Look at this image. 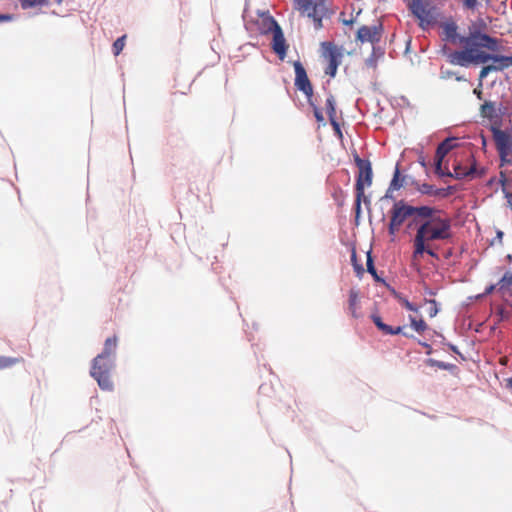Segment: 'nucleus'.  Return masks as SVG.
Here are the masks:
<instances>
[{
  "mask_svg": "<svg viewBox=\"0 0 512 512\" xmlns=\"http://www.w3.org/2000/svg\"><path fill=\"white\" fill-rule=\"evenodd\" d=\"M429 0H412L409 7L411 13L419 20V27L426 30L427 26L435 22V16L432 13L434 7L427 8Z\"/></svg>",
  "mask_w": 512,
  "mask_h": 512,
  "instance_id": "obj_8",
  "label": "nucleus"
},
{
  "mask_svg": "<svg viewBox=\"0 0 512 512\" xmlns=\"http://www.w3.org/2000/svg\"><path fill=\"white\" fill-rule=\"evenodd\" d=\"M405 329V326H397V327H393L391 325H388V329L386 330L385 334L384 335H391V336H394V335H402L406 338H410V339H416V337L412 334H408L407 332L404 331Z\"/></svg>",
  "mask_w": 512,
  "mask_h": 512,
  "instance_id": "obj_35",
  "label": "nucleus"
},
{
  "mask_svg": "<svg viewBox=\"0 0 512 512\" xmlns=\"http://www.w3.org/2000/svg\"><path fill=\"white\" fill-rule=\"evenodd\" d=\"M394 191L395 190H391V186L389 185L385 194L379 199V202L383 204L384 202H387L389 200H392L393 202L397 201L394 196Z\"/></svg>",
  "mask_w": 512,
  "mask_h": 512,
  "instance_id": "obj_50",
  "label": "nucleus"
},
{
  "mask_svg": "<svg viewBox=\"0 0 512 512\" xmlns=\"http://www.w3.org/2000/svg\"><path fill=\"white\" fill-rule=\"evenodd\" d=\"M482 88L483 87H480V83H478L477 87L474 88L473 90V94L476 96V98L478 100H482L483 99V91H482Z\"/></svg>",
  "mask_w": 512,
  "mask_h": 512,
  "instance_id": "obj_60",
  "label": "nucleus"
},
{
  "mask_svg": "<svg viewBox=\"0 0 512 512\" xmlns=\"http://www.w3.org/2000/svg\"><path fill=\"white\" fill-rule=\"evenodd\" d=\"M417 162L424 168V169H428V162L423 154V152L420 153V155L418 156V159H417Z\"/></svg>",
  "mask_w": 512,
  "mask_h": 512,
  "instance_id": "obj_59",
  "label": "nucleus"
},
{
  "mask_svg": "<svg viewBox=\"0 0 512 512\" xmlns=\"http://www.w3.org/2000/svg\"><path fill=\"white\" fill-rule=\"evenodd\" d=\"M415 340L417 341V343L419 345H421L423 348H425V354L426 355H431V354L434 353V349L432 348V346L428 342L420 340L418 338H416Z\"/></svg>",
  "mask_w": 512,
  "mask_h": 512,
  "instance_id": "obj_52",
  "label": "nucleus"
},
{
  "mask_svg": "<svg viewBox=\"0 0 512 512\" xmlns=\"http://www.w3.org/2000/svg\"><path fill=\"white\" fill-rule=\"evenodd\" d=\"M326 1L327 0H315V2H313L315 5V9L319 12V14L321 15V17L324 19V18H331V16L333 15L334 11L332 9H330L329 7H327L326 5Z\"/></svg>",
  "mask_w": 512,
  "mask_h": 512,
  "instance_id": "obj_30",
  "label": "nucleus"
},
{
  "mask_svg": "<svg viewBox=\"0 0 512 512\" xmlns=\"http://www.w3.org/2000/svg\"><path fill=\"white\" fill-rule=\"evenodd\" d=\"M486 31L487 30V23L485 20L481 17L477 18L475 21H472L471 24L468 27V32L471 31Z\"/></svg>",
  "mask_w": 512,
  "mask_h": 512,
  "instance_id": "obj_43",
  "label": "nucleus"
},
{
  "mask_svg": "<svg viewBox=\"0 0 512 512\" xmlns=\"http://www.w3.org/2000/svg\"><path fill=\"white\" fill-rule=\"evenodd\" d=\"M484 66L489 74L492 72H500L493 62H489V63L485 64Z\"/></svg>",
  "mask_w": 512,
  "mask_h": 512,
  "instance_id": "obj_62",
  "label": "nucleus"
},
{
  "mask_svg": "<svg viewBox=\"0 0 512 512\" xmlns=\"http://www.w3.org/2000/svg\"><path fill=\"white\" fill-rule=\"evenodd\" d=\"M480 5V2L478 0H462V6L465 9L468 10H476Z\"/></svg>",
  "mask_w": 512,
  "mask_h": 512,
  "instance_id": "obj_51",
  "label": "nucleus"
},
{
  "mask_svg": "<svg viewBox=\"0 0 512 512\" xmlns=\"http://www.w3.org/2000/svg\"><path fill=\"white\" fill-rule=\"evenodd\" d=\"M358 301H359V292H358V290H356L354 288L350 289V291H349V299H348V307H349V309L356 308V305L358 304Z\"/></svg>",
  "mask_w": 512,
  "mask_h": 512,
  "instance_id": "obj_47",
  "label": "nucleus"
},
{
  "mask_svg": "<svg viewBox=\"0 0 512 512\" xmlns=\"http://www.w3.org/2000/svg\"><path fill=\"white\" fill-rule=\"evenodd\" d=\"M370 319L371 321L374 323V325L376 326V328L381 331L383 334H385L386 330L388 329V324H386L382 317L379 315L378 313V310L375 309V311H373L371 314H370Z\"/></svg>",
  "mask_w": 512,
  "mask_h": 512,
  "instance_id": "obj_33",
  "label": "nucleus"
},
{
  "mask_svg": "<svg viewBox=\"0 0 512 512\" xmlns=\"http://www.w3.org/2000/svg\"><path fill=\"white\" fill-rule=\"evenodd\" d=\"M384 31L385 27L382 22L370 26L362 25L356 31L355 40L362 44L368 42L371 43L372 46L379 45Z\"/></svg>",
  "mask_w": 512,
  "mask_h": 512,
  "instance_id": "obj_9",
  "label": "nucleus"
},
{
  "mask_svg": "<svg viewBox=\"0 0 512 512\" xmlns=\"http://www.w3.org/2000/svg\"><path fill=\"white\" fill-rule=\"evenodd\" d=\"M431 224V220L423 221L417 228L416 236L414 240V250H413V256L419 257L422 256L427 251V247L425 245L426 240V233L428 231V228Z\"/></svg>",
  "mask_w": 512,
  "mask_h": 512,
  "instance_id": "obj_15",
  "label": "nucleus"
},
{
  "mask_svg": "<svg viewBox=\"0 0 512 512\" xmlns=\"http://www.w3.org/2000/svg\"><path fill=\"white\" fill-rule=\"evenodd\" d=\"M117 337H108L104 342L102 351L93 358L90 368V376L97 382L103 391H112L114 384L111 381L110 373L115 367V349Z\"/></svg>",
  "mask_w": 512,
  "mask_h": 512,
  "instance_id": "obj_1",
  "label": "nucleus"
},
{
  "mask_svg": "<svg viewBox=\"0 0 512 512\" xmlns=\"http://www.w3.org/2000/svg\"><path fill=\"white\" fill-rule=\"evenodd\" d=\"M512 286V270L506 271L498 281V291L506 292Z\"/></svg>",
  "mask_w": 512,
  "mask_h": 512,
  "instance_id": "obj_29",
  "label": "nucleus"
},
{
  "mask_svg": "<svg viewBox=\"0 0 512 512\" xmlns=\"http://www.w3.org/2000/svg\"><path fill=\"white\" fill-rule=\"evenodd\" d=\"M431 331H432L433 336H436L437 339H440V343L444 345V343L446 342L445 336L441 332H438L436 330L431 329Z\"/></svg>",
  "mask_w": 512,
  "mask_h": 512,
  "instance_id": "obj_63",
  "label": "nucleus"
},
{
  "mask_svg": "<svg viewBox=\"0 0 512 512\" xmlns=\"http://www.w3.org/2000/svg\"><path fill=\"white\" fill-rule=\"evenodd\" d=\"M437 226H429L428 231L426 233L427 241H435V240H447L451 241L453 238V232L451 230V223L446 218H438Z\"/></svg>",
  "mask_w": 512,
  "mask_h": 512,
  "instance_id": "obj_12",
  "label": "nucleus"
},
{
  "mask_svg": "<svg viewBox=\"0 0 512 512\" xmlns=\"http://www.w3.org/2000/svg\"><path fill=\"white\" fill-rule=\"evenodd\" d=\"M307 103L312 108L313 114H314V117H315V120L317 121V123L325 126L326 122H325V118H324L322 109L314 102L313 98H311L310 100H307Z\"/></svg>",
  "mask_w": 512,
  "mask_h": 512,
  "instance_id": "obj_34",
  "label": "nucleus"
},
{
  "mask_svg": "<svg viewBox=\"0 0 512 512\" xmlns=\"http://www.w3.org/2000/svg\"><path fill=\"white\" fill-rule=\"evenodd\" d=\"M386 53V49L380 45L372 46V51L370 56L365 60V65L368 68L376 69L378 66V61L384 57Z\"/></svg>",
  "mask_w": 512,
  "mask_h": 512,
  "instance_id": "obj_21",
  "label": "nucleus"
},
{
  "mask_svg": "<svg viewBox=\"0 0 512 512\" xmlns=\"http://www.w3.org/2000/svg\"><path fill=\"white\" fill-rule=\"evenodd\" d=\"M498 155H499V166L500 167H506V166L512 164V159L510 158L512 153L498 152Z\"/></svg>",
  "mask_w": 512,
  "mask_h": 512,
  "instance_id": "obj_49",
  "label": "nucleus"
},
{
  "mask_svg": "<svg viewBox=\"0 0 512 512\" xmlns=\"http://www.w3.org/2000/svg\"><path fill=\"white\" fill-rule=\"evenodd\" d=\"M354 193H355V199H354V204H353V212H354V215L361 217L362 216V197L364 196V192L354 191Z\"/></svg>",
  "mask_w": 512,
  "mask_h": 512,
  "instance_id": "obj_39",
  "label": "nucleus"
},
{
  "mask_svg": "<svg viewBox=\"0 0 512 512\" xmlns=\"http://www.w3.org/2000/svg\"><path fill=\"white\" fill-rule=\"evenodd\" d=\"M272 34L271 49L277 57L283 61L287 56L289 45L286 41L282 27L274 31Z\"/></svg>",
  "mask_w": 512,
  "mask_h": 512,
  "instance_id": "obj_14",
  "label": "nucleus"
},
{
  "mask_svg": "<svg viewBox=\"0 0 512 512\" xmlns=\"http://www.w3.org/2000/svg\"><path fill=\"white\" fill-rule=\"evenodd\" d=\"M451 77H455L456 81L458 82H465L467 81L466 77L463 75H458L457 72L445 69L444 67H441L440 69V78L443 80L450 79Z\"/></svg>",
  "mask_w": 512,
  "mask_h": 512,
  "instance_id": "obj_37",
  "label": "nucleus"
},
{
  "mask_svg": "<svg viewBox=\"0 0 512 512\" xmlns=\"http://www.w3.org/2000/svg\"><path fill=\"white\" fill-rule=\"evenodd\" d=\"M472 57L474 66L485 65L491 62L493 52L486 49H472Z\"/></svg>",
  "mask_w": 512,
  "mask_h": 512,
  "instance_id": "obj_22",
  "label": "nucleus"
},
{
  "mask_svg": "<svg viewBox=\"0 0 512 512\" xmlns=\"http://www.w3.org/2000/svg\"><path fill=\"white\" fill-rule=\"evenodd\" d=\"M491 62H493L499 71H504L506 68L505 54H501L499 52H493V57Z\"/></svg>",
  "mask_w": 512,
  "mask_h": 512,
  "instance_id": "obj_40",
  "label": "nucleus"
},
{
  "mask_svg": "<svg viewBox=\"0 0 512 512\" xmlns=\"http://www.w3.org/2000/svg\"><path fill=\"white\" fill-rule=\"evenodd\" d=\"M362 203H364L367 211L370 213L371 212V197L370 195H365L362 197Z\"/></svg>",
  "mask_w": 512,
  "mask_h": 512,
  "instance_id": "obj_58",
  "label": "nucleus"
},
{
  "mask_svg": "<svg viewBox=\"0 0 512 512\" xmlns=\"http://www.w3.org/2000/svg\"><path fill=\"white\" fill-rule=\"evenodd\" d=\"M393 295L399 299L400 303L405 307L406 310L411 311V312H418L419 307L416 304L410 302L406 297H403L398 292H397V294H393Z\"/></svg>",
  "mask_w": 512,
  "mask_h": 512,
  "instance_id": "obj_41",
  "label": "nucleus"
},
{
  "mask_svg": "<svg viewBox=\"0 0 512 512\" xmlns=\"http://www.w3.org/2000/svg\"><path fill=\"white\" fill-rule=\"evenodd\" d=\"M295 79L294 86L295 88L302 92L307 100H310L314 97V87L312 82L310 81L307 71L300 60H296L293 62Z\"/></svg>",
  "mask_w": 512,
  "mask_h": 512,
  "instance_id": "obj_7",
  "label": "nucleus"
},
{
  "mask_svg": "<svg viewBox=\"0 0 512 512\" xmlns=\"http://www.w3.org/2000/svg\"><path fill=\"white\" fill-rule=\"evenodd\" d=\"M12 19H13V15L12 14L0 13V23L1 22H7V21H10Z\"/></svg>",
  "mask_w": 512,
  "mask_h": 512,
  "instance_id": "obj_64",
  "label": "nucleus"
},
{
  "mask_svg": "<svg viewBox=\"0 0 512 512\" xmlns=\"http://www.w3.org/2000/svg\"><path fill=\"white\" fill-rule=\"evenodd\" d=\"M346 197L347 193L340 186L334 188L332 198L338 207L344 206Z\"/></svg>",
  "mask_w": 512,
  "mask_h": 512,
  "instance_id": "obj_36",
  "label": "nucleus"
},
{
  "mask_svg": "<svg viewBox=\"0 0 512 512\" xmlns=\"http://www.w3.org/2000/svg\"><path fill=\"white\" fill-rule=\"evenodd\" d=\"M480 115L488 120H494L507 114L506 108L501 103L499 107L491 100L484 101L479 108Z\"/></svg>",
  "mask_w": 512,
  "mask_h": 512,
  "instance_id": "obj_16",
  "label": "nucleus"
},
{
  "mask_svg": "<svg viewBox=\"0 0 512 512\" xmlns=\"http://www.w3.org/2000/svg\"><path fill=\"white\" fill-rule=\"evenodd\" d=\"M490 131L496 145L497 152L512 153V127L501 129L492 125Z\"/></svg>",
  "mask_w": 512,
  "mask_h": 512,
  "instance_id": "obj_10",
  "label": "nucleus"
},
{
  "mask_svg": "<svg viewBox=\"0 0 512 512\" xmlns=\"http://www.w3.org/2000/svg\"><path fill=\"white\" fill-rule=\"evenodd\" d=\"M325 107L329 122L336 120V100L331 93L326 98Z\"/></svg>",
  "mask_w": 512,
  "mask_h": 512,
  "instance_id": "obj_28",
  "label": "nucleus"
},
{
  "mask_svg": "<svg viewBox=\"0 0 512 512\" xmlns=\"http://www.w3.org/2000/svg\"><path fill=\"white\" fill-rule=\"evenodd\" d=\"M423 290H424V294L429 295V296H435L437 294V290L431 288L427 284H424Z\"/></svg>",
  "mask_w": 512,
  "mask_h": 512,
  "instance_id": "obj_61",
  "label": "nucleus"
},
{
  "mask_svg": "<svg viewBox=\"0 0 512 512\" xmlns=\"http://www.w3.org/2000/svg\"><path fill=\"white\" fill-rule=\"evenodd\" d=\"M20 6L23 10L33 9L36 7L47 6L50 0H19Z\"/></svg>",
  "mask_w": 512,
  "mask_h": 512,
  "instance_id": "obj_31",
  "label": "nucleus"
},
{
  "mask_svg": "<svg viewBox=\"0 0 512 512\" xmlns=\"http://www.w3.org/2000/svg\"><path fill=\"white\" fill-rule=\"evenodd\" d=\"M444 345L447 346L450 351H452L453 353L459 355L462 359H464L463 354L460 352L459 348L455 344L446 341L444 343Z\"/></svg>",
  "mask_w": 512,
  "mask_h": 512,
  "instance_id": "obj_54",
  "label": "nucleus"
},
{
  "mask_svg": "<svg viewBox=\"0 0 512 512\" xmlns=\"http://www.w3.org/2000/svg\"><path fill=\"white\" fill-rule=\"evenodd\" d=\"M340 65V62H328L324 70L325 74L328 75L330 78H335Z\"/></svg>",
  "mask_w": 512,
  "mask_h": 512,
  "instance_id": "obj_45",
  "label": "nucleus"
},
{
  "mask_svg": "<svg viewBox=\"0 0 512 512\" xmlns=\"http://www.w3.org/2000/svg\"><path fill=\"white\" fill-rule=\"evenodd\" d=\"M350 260H351V265L353 266V270H354L356 276L361 279L365 273V269H364L363 264L358 260L355 246H353L351 249Z\"/></svg>",
  "mask_w": 512,
  "mask_h": 512,
  "instance_id": "obj_26",
  "label": "nucleus"
},
{
  "mask_svg": "<svg viewBox=\"0 0 512 512\" xmlns=\"http://www.w3.org/2000/svg\"><path fill=\"white\" fill-rule=\"evenodd\" d=\"M323 56L328 62H340L342 63L343 58V47L337 46L333 42L323 41L321 43Z\"/></svg>",
  "mask_w": 512,
  "mask_h": 512,
  "instance_id": "obj_19",
  "label": "nucleus"
},
{
  "mask_svg": "<svg viewBox=\"0 0 512 512\" xmlns=\"http://www.w3.org/2000/svg\"><path fill=\"white\" fill-rule=\"evenodd\" d=\"M423 363L428 367H437L442 370L450 372L452 375L456 374L459 370L458 366L452 363L436 360L434 358H427Z\"/></svg>",
  "mask_w": 512,
  "mask_h": 512,
  "instance_id": "obj_24",
  "label": "nucleus"
},
{
  "mask_svg": "<svg viewBox=\"0 0 512 512\" xmlns=\"http://www.w3.org/2000/svg\"><path fill=\"white\" fill-rule=\"evenodd\" d=\"M330 125L332 126L333 128V131H334V134L338 137H342V131H341V126H340V123L338 122V120H333L330 122Z\"/></svg>",
  "mask_w": 512,
  "mask_h": 512,
  "instance_id": "obj_53",
  "label": "nucleus"
},
{
  "mask_svg": "<svg viewBox=\"0 0 512 512\" xmlns=\"http://www.w3.org/2000/svg\"><path fill=\"white\" fill-rule=\"evenodd\" d=\"M459 165L453 166V171L443 169L442 163L440 162H434V173L439 178H453L457 180H463L466 178H477L482 177L485 174V169L483 167H478L477 164L474 162L468 169H466L464 172H458Z\"/></svg>",
  "mask_w": 512,
  "mask_h": 512,
  "instance_id": "obj_6",
  "label": "nucleus"
},
{
  "mask_svg": "<svg viewBox=\"0 0 512 512\" xmlns=\"http://www.w3.org/2000/svg\"><path fill=\"white\" fill-rule=\"evenodd\" d=\"M497 287H498V282H497V283H490V284H488V285L485 287V289H484V291H483V294H484V295H485V297H486V296H488V295L492 294V293L496 290V288H497Z\"/></svg>",
  "mask_w": 512,
  "mask_h": 512,
  "instance_id": "obj_55",
  "label": "nucleus"
},
{
  "mask_svg": "<svg viewBox=\"0 0 512 512\" xmlns=\"http://www.w3.org/2000/svg\"><path fill=\"white\" fill-rule=\"evenodd\" d=\"M353 161L357 167L355 175L354 191L364 192L366 187L373 183V168L369 158H361L356 150L352 153Z\"/></svg>",
  "mask_w": 512,
  "mask_h": 512,
  "instance_id": "obj_4",
  "label": "nucleus"
},
{
  "mask_svg": "<svg viewBox=\"0 0 512 512\" xmlns=\"http://www.w3.org/2000/svg\"><path fill=\"white\" fill-rule=\"evenodd\" d=\"M412 184L416 186V189L423 195H437V188L429 183L419 184L415 179L412 180Z\"/></svg>",
  "mask_w": 512,
  "mask_h": 512,
  "instance_id": "obj_32",
  "label": "nucleus"
},
{
  "mask_svg": "<svg viewBox=\"0 0 512 512\" xmlns=\"http://www.w3.org/2000/svg\"><path fill=\"white\" fill-rule=\"evenodd\" d=\"M506 182H507V179L504 175V173H501V178H500V183L502 185V192L504 194V197L507 199V202L509 204V207L511 208L512 210V194L510 193V191L505 187L506 185Z\"/></svg>",
  "mask_w": 512,
  "mask_h": 512,
  "instance_id": "obj_46",
  "label": "nucleus"
},
{
  "mask_svg": "<svg viewBox=\"0 0 512 512\" xmlns=\"http://www.w3.org/2000/svg\"><path fill=\"white\" fill-rule=\"evenodd\" d=\"M366 271L372 276L373 280L376 283L382 284L392 294H397L395 288L392 287L383 276L378 274V271L375 267L374 256L371 249L366 252Z\"/></svg>",
  "mask_w": 512,
  "mask_h": 512,
  "instance_id": "obj_17",
  "label": "nucleus"
},
{
  "mask_svg": "<svg viewBox=\"0 0 512 512\" xmlns=\"http://www.w3.org/2000/svg\"><path fill=\"white\" fill-rule=\"evenodd\" d=\"M444 40L452 43L464 44L466 35L458 32V25L453 20H447L442 25Z\"/></svg>",
  "mask_w": 512,
  "mask_h": 512,
  "instance_id": "obj_18",
  "label": "nucleus"
},
{
  "mask_svg": "<svg viewBox=\"0 0 512 512\" xmlns=\"http://www.w3.org/2000/svg\"><path fill=\"white\" fill-rule=\"evenodd\" d=\"M127 35H121L116 38V40L112 44V53L114 56H118L124 49Z\"/></svg>",
  "mask_w": 512,
  "mask_h": 512,
  "instance_id": "obj_38",
  "label": "nucleus"
},
{
  "mask_svg": "<svg viewBox=\"0 0 512 512\" xmlns=\"http://www.w3.org/2000/svg\"><path fill=\"white\" fill-rule=\"evenodd\" d=\"M179 141H181L180 138H178L174 135H171L167 139V144L170 145L171 147H175V146H179V143H178Z\"/></svg>",
  "mask_w": 512,
  "mask_h": 512,
  "instance_id": "obj_57",
  "label": "nucleus"
},
{
  "mask_svg": "<svg viewBox=\"0 0 512 512\" xmlns=\"http://www.w3.org/2000/svg\"><path fill=\"white\" fill-rule=\"evenodd\" d=\"M406 175H403L400 171L399 164H396L395 170L393 172V176L390 180L389 185L391 186V190H400L405 185Z\"/></svg>",
  "mask_w": 512,
  "mask_h": 512,
  "instance_id": "obj_25",
  "label": "nucleus"
},
{
  "mask_svg": "<svg viewBox=\"0 0 512 512\" xmlns=\"http://www.w3.org/2000/svg\"><path fill=\"white\" fill-rule=\"evenodd\" d=\"M489 75L484 65H482L481 70L478 76V83H480V87H483V80Z\"/></svg>",
  "mask_w": 512,
  "mask_h": 512,
  "instance_id": "obj_56",
  "label": "nucleus"
},
{
  "mask_svg": "<svg viewBox=\"0 0 512 512\" xmlns=\"http://www.w3.org/2000/svg\"><path fill=\"white\" fill-rule=\"evenodd\" d=\"M464 45V49L456 51H450L446 45H443L441 53L448 57L451 64L467 68L473 65L472 49L467 44Z\"/></svg>",
  "mask_w": 512,
  "mask_h": 512,
  "instance_id": "obj_11",
  "label": "nucleus"
},
{
  "mask_svg": "<svg viewBox=\"0 0 512 512\" xmlns=\"http://www.w3.org/2000/svg\"><path fill=\"white\" fill-rule=\"evenodd\" d=\"M411 213L412 216H416L417 218L426 220H431V223L433 222L432 216L435 212V208L429 205H420V206H413L411 205Z\"/></svg>",
  "mask_w": 512,
  "mask_h": 512,
  "instance_id": "obj_23",
  "label": "nucleus"
},
{
  "mask_svg": "<svg viewBox=\"0 0 512 512\" xmlns=\"http://www.w3.org/2000/svg\"><path fill=\"white\" fill-rule=\"evenodd\" d=\"M18 362L16 357L0 356V370L10 368Z\"/></svg>",
  "mask_w": 512,
  "mask_h": 512,
  "instance_id": "obj_44",
  "label": "nucleus"
},
{
  "mask_svg": "<svg viewBox=\"0 0 512 512\" xmlns=\"http://www.w3.org/2000/svg\"><path fill=\"white\" fill-rule=\"evenodd\" d=\"M457 190H458V186L448 185L446 187L437 188V190H435V191L437 193V196L446 198V197L453 195Z\"/></svg>",
  "mask_w": 512,
  "mask_h": 512,
  "instance_id": "obj_42",
  "label": "nucleus"
},
{
  "mask_svg": "<svg viewBox=\"0 0 512 512\" xmlns=\"http://www.w3.org/2000/svg\"><path fill=\"white\" fill-rule=\"evenodd\" d=\"M411 204H409L404 199L394 201L393 206L391 208L390 221L387 226L388 234L391 236L390 241H396V233L399 227L410 217H412L411 213Z\"/></svg>",
  "mask_w": 512,
  "mask_h": 512,
  "instance_id": "obj_3",
  "label": "nucleus"
},
{
  "mask_svg": "<svg viewBox=\"0 0 512 512\" xmlns=\"http://www.w3.org/2000/svg\"><path fill=\"white\" fill-rule=\"evenodd\" d=\"M456 140V137L450 136L447 137L444 141H442L436 149L434 162L442 163L444 157L456 146V144H454V141Z\"/></svg>",
  "mask_w": 512,
  "mask_h": 512,
  "instance_id": "obj_20",
  "label": "nucleus"
},
{
  "mask_svg": "<svg viewBox=\"0 0 512 512\" xmlns=\"http://www.w3.org/2000/svg\"><path fill=\"white\" fill-rule=\"evenodd\" d=\"M410 327L417 333H423L427 330H431L428 324L425 322L423 318L416 319L414 316L409 315Z\"/></svg>",
  "mask_w": 512,
  "mask_h": 512,
  "instance_id": "obj_27",
  "label": "nucleus"
},
{
  "mask_svg": "<svg viewBox=\"0 0 512 512\" xmlns=\"http://www.w3.org/2000/svg\"><path fill=\"white\" fill-rule=\"evenodd\" d=\"M242 20L250 37L257 35H269L281 26L269 10H256V18H248V0H245V7L242 12Z\"/></svg>",
  "mask_w": 512,
  "mask_h": 512,
  "instance_id": "obj_2",
  "label": "nucleus"
},
{
  "mask_svg": "<svg viewBox=\"0 0 512 512\" xmlns=\"http://www.w3.org/2000/svg\"><path fill=\"white\" fill-rule=\"evenodd\" d=\"M471 49H486L492 52H500L503 46L500 40L489 35L486 31H471L466 35L465 43Z\"/></svg>",
  "mask_w": 512,
  "mask_h": 512,
  "instance_id": "obj_5",
  "label": "nucleus"
},
{
  "mask_svg": "<svg viewBox=\"0 0 512 512\" xmlns=\"http://www.w3.org/2000/svg\"><path fill=\"white\" fill-rule=\"evenodd\" d=\"M293 2L301 13L305 14L309 19L313 21L315 30H320L323 28V18L315 9V5H313L315 0H293Z\"/></svg>",
  "mask_w": 512,
  "mask_h": 512,
  "instance_id": "obj_13",
  "label": "nucleus"
},
{
  "mask_svg": "<svg viewBox=\"0 0 512 512\" xmlns=\"http://www.w3.org/2000/svg\"><path fill=\"white\" fill-rule=\"evenodd\" d=\"M425 302L430 304L431 307L428 311L431 318L435 317L440 312V304L435 299H425Z\"/></svg>",
  "mask_w": 512,
  "mask_h": 512,
  "instance_id": "obj_48",
  "label": "nucleus"
}]
</instances>
